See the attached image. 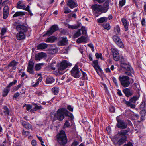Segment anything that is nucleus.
<instances>
[{
    "instance_id": "f257e3e1",
    "label": "nucleus",
    "mask_w": 146,
    "mask_h": 146,
    "mask_svg": "<svg viewBox=\"0 0 146 146\" xmlns=\"http://www.w3.org/2000/svg\"><path fill=\"white\" fill-rule=\"evenodd\" d=\"M57 140L60 145H64L67 143V139L64 131L61 130L57 135Z\"/></svg>"
},
{
    "instance_id": "f03ea898",
    "label": "nucleus",
    "mask_w": 146,
    "mask_h": 146,
    "mask_svg": "<svg viewBox=\"0 0 146 146\" xmlns=\"http://www.w3.org/2000/svg\"><path fill=\"white\" fill-rule=\"evenodd\" d=\"M57 114L55 115L58 120H62L64 118V115L69 116V112L66 109L62 108L58 110L57 112Z\"/></svg>"
},
{
    "instance_id": "7ed1b4c3",
    "label": "nucleus",
    "mask_w": 146,
    "mask_h": 146,
    "mask_svg": "<svg viewBox=\"0 0 146 146\" xmlns=\"http://www.w3.org/2000/svg\"><path fill=\"white\" fill-rule=\"evenodd\" d=\"M119 79L121 82V85L125 87H128L130 84L129 81L130 78L129 77L126 76H119Z\"/></svg>"
},
{
    "instance_id": "20e7f679",
    "label": "nucleus",
    "mask_w": 146,
    "mask_h": 146,
    "mask_svg": "<svg viewBox=\"0 0 146 146\" xmlns=\"http://www.w3.org/2000/svg\"><path fill=\"white\" fill-rule=\"evenodd\" d=\"M71 64L67 61L66 60L62 61L61 62L60 65L58 67L59 71L63 70L68 66H71Z\"/></svg>"
},
{
    "instance_id": "39448f33",
    "label": "nucleus",
    "mask_w": 146,
    "mask_h": 146,
    "mask_svg": "<svg viewBox=\"0 0 146 146\" xmlns=\"http://www.w3.org/2000/svg\"><path fill=\"white\" fill-rule=\"evenodd\" d=\"M71 74L72 76L76 78H78L80 76L81 73L77 65H76L71 70Z\"/></svg>"
},
{
    "instance_id": "423d86ee",
    "label": "nucleus",
    "mask_w": 146,
    "mask_h": 146,
    "mask_svg": "<svg viewBox=\"0 0 146 146\" xmlns=\"http://www.w3.org/2000/svg\"><path fill=\"white\" fill-rule=\"evenodd\" d=\"M114 41L121 48H123L124 45L120 38L117 36L114 35L112 38Z\"/></svg>"
},
{
    "instance_id": "0eeeda50",
    "label": "nucleus",
    "mask_w": 146,
    "mask_h": 146,
    "mask_svg": "<svg viewBox=\"0 0 146 146\" xmlns=\"http://www.w3.org/2000/svg\"><path fill=\"white\" fill-rule=\"evenodd\" d=\"M34 66V62L32 61L31 60H30L28 63L27 71L29 74H31L33 75L35 74V72L33 70Z\"/></svg>"
},
{
    "instance_id": "6e6552de",
    "label": "nucleus",
    "mask_w": 146,
    "mask_h": 146,
    "mask_svg": "<svg viewBox=\"0 0 146 146\" xmlns=\"http://www.w3.org/2000/svg\"><path fill=\"white\" fill-rule=\"evenodd\" d=\"M58 26L56 25H52L50 29V30L48 31L46 33L44 34L43 36H50L54 32L58 30Z\"/></svg>"
},
{
    "instance_id": "1a4fd4ad",
    "label": "nucleus",
    "mask_w": 146,
    "mask_h": 146,
    "mask_svg": "<svg viewBox=\"0 0 146 146\" xmlns=\"http://www.w3.org/2000/svg\"><path fill=\"white\" fill-rule=\"evenodd\" d=\"M116 119L117 121V126L118 128L121 129H125L127 128V123L119 119L118 117H117Z\"/></svg>"
},
{
    "instance_id": "9d476101",
    "label": "nucleus",
    "mask_w": 146,
    "mask_h": 146,
    "mask_svg": "<svg viewBox=\"0 0 146 146\" xmlns=\"http://www.w3.org/2000/svg\"><path fill=\"white\" fill-rule=\"evenodd\" d=\"M87 29L83 26V42H87L89 40V38L87 35Z\"/></svg>"
},
{
    "instance_id": "9b49d317",
    "label": "nucleus",
    "mask_w": 146,
    "mask_h": 146,
    "mask_svg": "<svg viewBox=\"0 0 146 146\" xmlns=\"http://www.w3.org/2000/svg\"><path fill=\"white\" fill-rule=\"evenodd\" d=\"M16 29L20 32L25 33L28 30L27 28L25 26L23 25H18L16 27Z\"/></svg>"
},
{
    "instance_id": "f8f14e48",
    "label": "nucleus",
    "mask_w": 146,
    "mask_h": 146,
    "mask_svg": "<svg viewBox=\"0 0 146 146\" xmlns=\"http://www.w3.org/2000/svg\"><path fill=\"white\" fill-rule=\"evenodd\" d=\"M20 123L24 127L27 129H29L32 128V125L29 123L25 121L21 120L20 121Z\"/></svg>"
},
{
    "instance_id": "ddd939ff",
    "label": "nucleus",
    "mask_w": 146,
    "mask_h": 146,
    "mask_svg": "<svg viewBox=\"0 0 146 146\" xmlns=\"http://www.w3.org/2000/svg\"><path fill=\"white\" fill-rule=\"evenodd\" d=\"M67 5L71 9H73L78 6L76 1L73 0H68Z\"/></svg>"
},
{
    "instance_id": "4468645a",
    "label": "nucleus",
    "mask_w": 146,
    "mask_h": 146,
    "mask_svg": "<svg viewBox=\"0 0 146 146\" xmlns=\"http://www.w3.org/2000/svg\"><path fill=\"white\" fill-rule=\"evenodd\" d=\"M9 12V10L8 6H5L4 7L3 11V17L4 19H6L8 17Z\"/></svg>"
},
{
    "instance_id": "2eb2a0df",
    "label": "nucleus",
    "mask_w": 146,
    "mask_h": 146,
    "mask_svg": "<svg viewBox=\"0 0 146 146\" xmlns=\"http://www.w3.org/2000/svg\"><path fill=\"white\" fill-rule=\"evenodd\" d=\"M123 91L127 97L130 96L132 95L133 93V91L132 90L128 88L123 89Z\"/></svg>"
},
{
    "instance_id": "dca6fc26",
    "label": "nucleus",
    "mask_w": 146,
    "mask_h": 146,
    "mask_svg": "<svg viewBox=\"0 0 146 146\" xmlns=\"http://www.w3.org/2000/svg\"><path fill=\"white\" fill-rule=\"evenodd\" d=\"M3 111L2 113H1V114L5 116H8L9 115L10 111L6 106H3Z\"/></svg>"
},
{
    "instance_id": "f3484780",
    "label": "nucleus",
    "mask_w": 146,
    "mask_h": 146,
    "mask_svg": "<svg viewBox=\"0 0 146 146\" xmlns=\"http://www.w3.org/2000/svg\"><path fill=\"white\" fill-rule=\"evenodd\" d=\"M18 64V62L15 60L10 62L8 65V67H12L13 70H15L16 68V66Z\"/></svg>"
},
{
    "instance_id": "a211bd4d",
    "label": "nucleus",
    "mask_w": 146,
    "mask_h": 146,
    "mask_svg": "<svg viewBox=\"0 0 146 146\" xmlns=\"http://www.w3.org/2000/svg\"><path fill=\"white\" fill-rule=\"evenodd\" d=\"M68 40L66 37H63L61 38V39L58 42L59 45L63 46L67 44Z\"/></svg>"
},
{
    "instance_id": "6ab92c4d",
    "label": "nucleus",
    "mask_w": 146,
    "mask_h": 146,
    "mask_svg": "<svg viewBox=\"0 0 146 146\" xmlns=\"http://www.w3.org/2000/svg\"><path fill=\"white\" fill-rule=\"evenodd\" d=\"M46 54L43 53H40L36 54L35 56V59L36 60H40L44 57H46Z\"/></svg>"
},
{
    "instance_id": "aec40b11",
    "label": "nucleus",
    "mask_w": 146,
    "mask_h": 146,
    "mask_svg": "<svg viewBox=\"0 0 146 146\" xmlns=\"http://www.w3.org/2000/svg\"><path fill=\"white\" fill-rule=\"evenodd\" d=\"M16 38L19 40L24 39L25 38V34L23 33L19 32L17 34Z\"/></svg>"
},
{
    "instance_id": "412c9836",
    "label": "nucleus",
    "mask_w": 146,
    "mask_h": 146,
    "mask_svg": "<svg viewBox=\"0 0 146 146\" xmlns=\"http://www.w3.org/2000/svg\"><path fill=\"white\" fill-rule=\"evenodd\" d=\"M91 8L93 10L96 12L101 11V5H99L95 4L92 5Z\"/></svg>"
},
{
    "instance_id": "4be33fe9",
    "label": "nucleus",
    "mask_w": 146,
    "mask_h": 146,
    "mask_svg": "<svg viewBox=\"0 0 146 146\" xmlns=\"http://www.w3.org/2000/svg\"><path fill=\"white\" fill-rule=\"evenodd\" d=\"M113 59L115 61H118L119 60V57L118 52L116 50H114L113 51Z\"/></svg>"
},
{
    "instance_id": "5701e85b",
    "label": "nucleus",
    "mask_w": 146,
    "mask_h": 146,
    "mask_svg": "<svg viewBox=\"0 0 146 146\" xmlns=\"http://www.w3.org/2000/svg\"><path fill=\"white\" fill-rule=\"evenodd\" d=\"M121 21L123 24L125 30L127 31L128 30L129 24L127 20L125 18H123L121 19Z\"/></svg>"
},
{
    "instance_id": "b1692460",
    "label": "nucleus",
    "mask_w": 146,
    "mask_h": 146,
    "mask_svg": "<svg viewBox=\"0 0 146 146\" xmlns=\"http://www.w3.org/2000/svg\"><path fill=\"white\" fill-rule=\"evenodd\" d=\"M125 74L130 76H132V74L134 73V71L132 67H131L126 70L125 72Z\"/></svg>"
},
{
    "instance_id": "393cba45",
    "label": "nucleus",
    "mask_w": 146,
    "mask_h": 146,
    "mask_svg": "<svg viewBox=\"0 0 146 146\" xmlns=\"http://www.w3.org/2000/svg\"><path fill=\"white\" fill-rule=\"evenodd\" d=\"M127 137L125 136H123L117 142V144L119 145L123 144L127 140Z\"/></svg>"
},
{
    "instance_id": "a878e982",
    "label": "nucleus",
    "mask_w": 146,
    "mask_h": 146,
    "mask_svg": "<svg viewBox=\"0 0 146 146\" xmlns=\"http://www.w3.org/2000/svg\"><path fill=\"white\" fill-rule=\"evenodd\" d=\"M23 2V1H19L17 4V8L19 9H25V6L24 4H22Z\"/></svg>"
},
{
    "instance_id": "bb28decb",
    "label": "nucleus",
    "mask_w": 146,
    "mask_h": 146,
    "mask_svg": "<svg viewBox=\"0 0 146 146\" xmlns=\"http://www.w3.org/2000/svg\"><path fill=\"white\" fill-rule=\"evenodd\" d=\"M123 101L125 104L131 108H134L135 107V106L134 104H132V103L129 101H127L125 99H124Z\"/></svg>"
},
{
    "instance_id": "cd10ccee",
    "label": "nucleus",
    "mask_w": 146,
    "mask_h": 146,
    "mask_svg": "<svg viewBox=\"0 0 146 146\" xmlns=\"http://www.w3.org/2000/svg\"><path fill=\"white\" fill-rule=\"evenodd\" d=\"M56 39L54 36H51L46 39L45 41L46 42L52 43L54 42Z\"/></svg>"
},
{
    "instance_id": "c85d7f7f",
    "label": "nucleus",
    "mask_w": 146,
    "mask_h": 146,
    "mask_svg": "<svg viewBox=\"0 0 146 146\" xmlns=\"http://www.w3.org/2000/svg\"><path fill=\"white\" fill-rule=\"evenodd\" d=\"M81 23L79 22H78L77 24H75L72 25H68V26L69 28L72 29H76L78 28L80 26Z\"/></svg>"
},
{
    "instance_id": "c756f323",
    "label": "nucleus",
    "mask_w": 146,
    "mask_h": 146,
    "mask_svg": "<svg viewBox=\"0 0 146 146\" xmlns=\"http://www.w3.org/2000/svg\"><path fill=\"white\" fill-rule=\"evenodd\" d=\"M24 12L22 11L16 12L13 15V17H15L19 16H23L25 15Z\"/></svg>"
},
{
    "instance_id": "7c9ffc66",
    "label": "nucleus",
    "mask_w": 146,
    "mask_h": 146,
    "mask_svg": "<svg viewBox=\"0 0 146 146\" xmlns=\"http://www.w3.org/2000/svg\"><path fill=\"white\" fill-rule=\"evenodd\" d=\"M55 80L52 77H48L46 80L47 84H51L54 82Z\"/></svg>"
},
{
    "instance_id": "2f4dec72",
    "label": "nucleus",
    "mask_w": 146,
    "mask_h": 146,
    "mask_svg": "<svg viewBox=\"0 0 146 146\" xmlns=\"http://www.w3.org/2000/svg\"><path fill=\"white\" fill-rule=\"evenodd\" d=\"M48 46V45L44 43H43L40 44L38 46V49H44L46 48Z\"/></svg>"
},
{
    "instance_id": "473e14b6",
    "label": "nucleus",
    "mask_w": 146,
    "mask_h": 146,
    "mask_svg": "<svg viewBox=\"0 0 146 146\" xmlns=\"http://www.w3.org/2000/svg\"><path fill=\"white\" fill-rule=\"evenodd\" d=\"M34 105V107L33 109H32L31 110V111H33V110L35 111H36L38 110H41L43 109V108L41 105L38 106L36 104H35Z\"/></svg>"
},
{
    "instance_id": "72a5a7b5",
    "label": "nucleus",
    "mask_w": 146,
    "mask_h": 146,
    "mask_svg": "<svg viewBox=\"0 0 146 146\" xmlns=\"http://www.w3.org/2000/svg\"><path fill=\"white\" fill-rule=\"evenodd\" d=\"M93 66L96 70L99 68V67L98 65V60L93 61Z\"/></svg>"
},
{
    "instance_id": "f704fd0d",
    "label": "nucleus",
    "mask_w": 146,
    "mask_h": 146,
    "mask_svg": "<svg viewBox=\"0 0 146 146\" xmlns=\"http://www.w3.org/2000/svg\"><path fill=\"white\" fill-rule=\"evenodd\" d=\"M121 66L122 68H124L126 70L131 67L129 65L125 63H121Z\"/></svg>"
},
{
    "instance_id": "c9c22d12",
    "label": "nucleus",
    "mask_w": 146,
    "mask_h": 146,
    "mask_svg": "<svg viewBox=\"0 0 146 146\" xmlns=\"http://www.w3.org/2000/svg\"><path fill=\"white\" fill-rule=\"evenodd\" d=\"M108 20V18L106 17H101L98 19V22L99 23H102L104 22H106Z\"/></svg>"
},
{
    "instance_id": "e433bc0d",
    "label": "nucleus",
    "mask_w": 146,
    "mask_h": 146,
    "mask_svg": "<svg viewBox=\"0 0 146 146\" xmlns=\"http://www.w3.org/2000/svg\"><path fill=\"white\" fill-rule=\"evenodd\" d=\"M139 98V97L134 96L131 98L129 100V101L132 103H134L136 102V101L138 100Z\"/></svg>"
},
{
    "instance_id": "4c0bfd02",
    "label": "nucleus",
    "mask_w": 146,
    "mask_h": 146,
    "mask_svg": "<svg viewBox=\"0 0 146 146\" xmlns=\"http://www.w3.org/2000/svg\"><path fill=\"white\" fill-rule=\"evenodd\" d=\"M52 91L54 95H56L58 93L59 89L57 87H54L52 88Z\"/></svg>"
},
{
    "instance_id": "58836bf2",
    "label": "nucleus",
    "mask_w": 146,
    "mask_h": 146,
    "mask_svg": "<svg viewBox=\"0 0 146 146\" xmlns=\"http://www.w3.org/2000/svg\"><path fill=\"white\" fill-rule=\"evenodd\" d=\"M114 31L116 33V35L118 34L120 32V28L117 25L115 27Z\"/></svg>"
},
{
    "instance_id": "ea45409f",
    "label": "nucleus",
    "mask_w": 146,
    "mask_h": 146,
    "mask_svg": "<svg viewBox=\"0 0 146 146\" xmlns=\"http://www.w3.org/2000/svg\"><path fill=\"white\" fill-rule=\"evenodd\" d=\"M81 34L80 30V29H78V30L74 34L73 37L74 38H77L80 36L81 35Z\"/></svg>"
},
{
    "instance_id": "a19ab883",
    "label": "nucleus",
    "mask_w": 146,
    "mask_h": 146,
    "mask_svg": "<svg viewBox=\"0 0 146 146\" xmlns=\"http://www.w3.org/2000/svg\"><path fill=\"white\" fill-rule=\"evenodd\" d=\"M9 90V89H8L7 88H4L3 92V97H5L7 96Z\"/></svg>"
},
{
    "instance_id": "79ce46f5",
    "label": "nucleus",
    "mask_w": 146,
    "mask_h": 146,
    "mask_svg": "<svg viewBox=\"0 0 146 146\" xmlns=\"http://www.w3.org/2000/svg\"><path fill=\"white\" fill-rule=\"evenodd\" d=\"M43 64L42 63H39L38 64H37L35 66V69L37 71H38L40 70L41 68V66Z\"/></svg>"
},
{
    "instance_id": "37998d69",
    "label": "nucleus",
    "mask_w": 146,
    "mask_h": 146,
    "mask_svg": "<svg viewBox=\"0 0 146 146\" xmlns=\"http://www.w3.org/2000/svg\"><path fill=\"white\" fill-rule=\"evenodd\" d=\"M42 77L40 76L37 80V81L36 83L33 85V86H37L39 84L40 82H41L42 80Z\"/></svg>"
},
{
    "instance_id": "c03bdc74",
    "label": "nucleus",
    "mask_w": 146,
    "mask_h": 146,
    "mask_svg": "<svg viewBox=\"0 0 146 146\" xmlns=\"http://www.w3.org/2000/svg\"><path fill=\"white\" fill-rule=\"evenodd\" d=\"M103 26L105 29L108 30H109L110 29V26L109 23H104L103 24Z\"/></svg>"
},
{
    "instance_id": "a18cd8bd",
    "label": "nucleus",
    "mask_w": 146,
    "mask_h": 146,
    "mask_svg": "<svg viewBox=\"0 0 146 146\" xmlns=\"http://www.w3.org/2000/svg\"><path fill=\"white\" fill-rule=\"evenodd\" d=\"M146 113V110H143L140 111V113L141 115V118L143 119L144 118V116L145 115Z\"/></svg>"
},
{
    "instance_id": "49530a36",
    "label": "nucleus",
    "mask_w": 146,
    "mask_h": 146,
    "mask_svg": "<svg viewBox=\"0 0 146 146\" xmlns=\"http://www.w3.org/2000/svg\"><path fill=\"white\" fill-rule=\"evenodd\" d=\"M17 80H14V81L10 82L9 84L7 86V88H10L13 85L15 84L17 82Z\"/></svg>"
},
{
    "instance_id": "de8ad7c7",
    "label": "nucleus",
    "mask_w": 146,
    "mask_h": 146,
    "mask_svg": "<svg viewBox=\"0 0 146 146\" xmlns=\"http://www.w3.org/2000/svg\"><path fill=\"white\" fill-rule=\"evenodd\" d=\"M30 7L29 5L27 6V7L24 9L26 11L28 12L29 13L30 15L31 16H32L33 15V14L31 12V11L29 9Z\"/></svg>"
},
{
    "instance_id": "09e8293b",
    "label": "nucleus",
    "mask_w": 146,
    "mask_h": 146,
    "mask_svg": "<svg viewBox=\"0 0 146 146\" xmlns=\"http://www.w3.org/2000/svg\"><path fill=\"white\" fill-rule=\"evenodd\" d=\"M49 53L52 54H54L57 52V50L56 49H51L49 51Z\"/></svg>"
},
{
    "instance_id": "8fccbe9b",
    "label": "nucleus",
    "mask_w": 146,
    "mask_h": 146,
    "mask_svg": "<svg viewBox=\"0 0 146 146\" xmlns=\"http://www.w3.org/2000/svg\"><path fill=\"white\" fill-rule=\"evenodd\" d=\"M146 106V102L144 101H143L140 106V108L141 109H143L145 108Z\"/></svg>"
},
{
    "instance_id": "3c124183",
    "label": "nucleus",
    "mask_w": 146,
    "mask_h": 146,
    "mask_svg": "<svg viewBox=\"0 0 146 146\" xmlns=\"http://www.w3.org/2000/svg\"><path fill=\"white\" fill-rule=\"evenodd\" d=\"M125 3V0H122L119 2V5L121 7L123 6Z\"/></svg>"
},
{
    "instance_id": "603ef678",
    "label": "nucleus",
    "mask_w": 146,
    "mask_h": 146,
    "mask_svg": "<svg viewBox=\"0 0 146 146\" xmlns=\"http://www.w3.org/2000/svg\"><path fill=\"white\" fill-rule=\"evenodd\" d=\"M64 12L65 13H67L71 12V10L68 7L64 8Z\"/></svg>"
},
{
    "instance_id": "864d4df0",
    "label": "nucleus",
    "mask_w": 146,
    "mask_h": 146,
    "mask_svg": "<svg viewBox=\"0 0 146 146\" xmlns=\"http://www.w3.org/2000/svg\"><path fill=\"white\" fill-rule=\"evenodd\" d=\"M118 134L121 136H122L123 135V136H125V135H126L124 131L123 130H122L120 131L118 133Z\"/></svg>"
},
{
    "instance_id": "5fc2aeb1",
    "label": "nucleus",
    "mask_w": 146,
    "mask_h": 146,
    "mask_svg": "<svg viewBox=\"0 0 146 146\" xmlns=\"http://www.w3.org/2000/svg\"><path fill=\"white\" fill-rule=\"evenodd\" d=\"M109 8H106L104 6L102 7L101 6V11L104 13H105L107 11L108 9Z\"/></svg>"
},
{
    "instance_id": "6e6d98bb",
    "label": "nucleus",
    "mask_w": 146,
    "mask_h": 146,
    "mask_svg": "<svg viewBox=\"0 0 146 146\" xmlns=\"http://www.w3.org/2000/svg\"><path fill=\"white\" fill-rule=\"evenodd\" d=\"M6 32V29L5 28H3L2 29L1 34L2 35H3Z\"/></svg>"
},
{
    "instance_id": "4d7b16f0",
    "label": "nucleus",
    "mask_w": 146,
    "mask_h": 146,
    "mask_svg": "<svg viewBox=\"0 0 146 146\" xmlns=\"http://www.w3.org/2000/svg\"><path fill=\"white\" fill-rule=\"evenodd\" d=\"M23 134L25 136H27L29 135V132L28 131H25L24 130H23Z\"/></svg>"
},
{
    "instance_id": "13d9d810",
    "label": "nucleus",
    "mask_w": 146,
    "mask_h": 146,
    "mask_svg": "<svg viewBox=\"0 0 146 146\" xmlns=\"http://www.w3.org/2000/svg\"><path fill=\"white\" fill-rule=\"evenodd\" d=\"M76 42L78 43H81L82 42V36L80 38H78Z\"/></svg>"
},
{
    "instance_id": "bf43d9fd",
    "label": "nucleus",
    "mask_w": 146,
    "mask_h": 146,
    "mask_svg": "<svg viewBox=\"0 0 146 146\" xmlns=\"http://www.w3.org/2000/svg\"><path fill=\"white\" fill-rule=\"evenodd\" d=\"M109 6V3L108 2L106 1L104 4L103 6L106 8H108Z\"/></svg>"
},
{
    "instance_id": "052dcab7",
    "label": "nucleus",
    "mask_w": 146,
    "mask_h": 146,
    "mask_svg": "<svg viewBox=\"0 0 146 146\" xmlns=\"http://www.w3.org/2000/svg\"><path fill=\"white\" fill-rule=\"evenodd\" d=\"M83 80L84 79V80H86L87 79V77L86 74L83 72Z\"/></svg>"
},
{
    "instance_id": "680f3d73",
    "label": "nucleus",
    "mask_w": 146,
    "mask_h": 146,
    "mask_svg": "<svg viewBox=\"0 0 146 146\" xmlns=\"http://www.w3.org/2000/svg\"><path fill=\"white\" fill-rule=\"evenodd\" d=\"M70 125V124L69 123V122L68 121H66L64 124V127H68Z\"/></svg>"
},
{
    "instance_id": "e2e57ef3",
    "label": "nucleus",
    "mask_w": 146,
    "mask_h": 146,
    "mask_svg": "<svg viewBox=\"0 0 146 146\" xmlns=\"http://www.w3.org/2000/svg\"><path fill=\"white\" fill-rule=\"evenodd\" d=\"M31 144L33 146H36V142L35 140H33L31 141Z\"/></svg>"
},
{
    "instance_id": "0e129e2a",
    "label": "nucleus",
    "mask_w": 146,
    "mask_h": 146,
    "mask_svg": "<svg viewBox=\"0 0 146 146\" xmlns=\"http://www.w3.org/2000/svg\"><path fill=\"white\" fill-rule=\"evenodd\" d=\"M67 109H68V110L71 111L72 112L73 111V108L70 105L68 106Z\"/></svg>"
},
{
    "instance_id": "69168bd1",
    "label": "nucleus",
    "mask_w": 146,
    "mask_h": 146,
    "mask_svg": "<svg viewBox=\"0 0 146 146\" xmlns=\"http://www.w3.org/2000/svg\"><path fill=\"white\" fill-rule=\"evenodd\" d=\"M26 109L27 110H29L30 109H31V108L32 107V106H31L29 105V104L27 105H26Z\"/></svg>"
},
{
    "instance_id": "338daca9",
    "label": "nucleus",
    "mask_w": 146,
    "mask_h": 146,
    "mask_svg": "<svg viewBox=\"0 0 146 146\" xmlns=\"http://www.w3.org/2000/svg\"><path fill=\"white\" fill-rule=\"evenodd\" d=\"M78 144V143L76 141H74L73 142L71 145V146H76Z\"/></svg>"
},
{
    "instance_id": "774afa93",
    "label": "nucleus",
    "mask_w": 146,
    "mask_h": 146,
    "mask_svg": "<svg viewBox=\"0 0 146 146\" xmlns=\"http://www.w3.org/2000/svg\"><path fill=\"white\" fill-rule=\"evenodd\" d=\"M124 146H133V144L131 142H129L127 144H125Z\"/></svg>"
}]
</instances>
